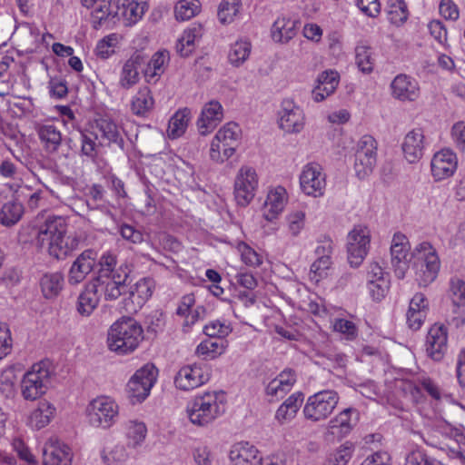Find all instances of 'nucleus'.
Wrapping results in <instances>:
<instances>
[{
    "mask_svg": "<svg viewBox=\"0 0 465 465\" xmlns=\"http://www.w3.org/2000/svg\"><path fill=\"white\" fill-rule=\"evenodd\" d=\"M223 109L222 104L216 101L212 100L206 103L201 111L200 116L197 120V128L201 135H207L210 134L223 120Z\"/></svg>",
    "mask_w": 465,
    "mask_h": 465,
    "instance_id": "5701e85b",
    "label": "nucleus"
},
{
    "mask_svg": "<svg viewBox=\"0 0 465 465\" xmlns=\"http://www.w3.org/2000/svg\"><path fill=\"white\" fill-rule=\"evenodd\" d=\"M201 8L199 0H179L174 6L177 20L186 21L195 16Z\"/></svg>",
    "mask_w": 465,
    "mask_h": 465,
    "instance_id": "bf43d9fd",
    "label": "nucleus"
},
{
    "mask_svg": "<svg viewBox=\"0 0 465 465\" xmlns=\"http://www.w3.org/2000/svg\"><path fill=\"white\" fill-rule=\"evenodd\" d=\"M326 178L324 169L320 163H306L299 176L302 192L313 198L323 196L327 185Z\"/></svg>",
    "mask_w": 465,
    "mask_h": 465,
    "instance_id": "9b49d317",
    "label": "nucleus"
},
{
    "mask_svg": "<svg viewBox=\"0 0 465 465\" xmlns=\"http://www.w3.org/2000/svg\"><path fill=\"white\" fill-rule=\"evenodd\" d=\"M402 390L409 393L411 400L418 401L421 396L422 391H425L431 398L440 400L441 396V391L439 386L433 382L430 379H423L419 384L412 381H402Z\"/></svg>",
    "mask_w": 465,
    "mask_h": 465,
    "instance_id": "58836bf2",
    "label": "nucleus"
},
{
    "mask_svg": "<svg viewBox=\"0 0 465 465\" xmlns=\"http://www.w3.org/2000/svg\"><path fill=\"white\" fill-rule=\"evenodd\" d=\"M170 62V54L166 50L156 52L144 69V78L148 84H155L165 72Z\"/></svg>",
    "mask_w": 465,
    "mask_h": 465,
    "instance_id": "72a5a7b5",
    "label": "nucleus"
},
{
    "mask_svg": "<svg viewBox=\"0 0 465 465\" xmlns=\"http://www.w3.org/2000/svg\"><path fill=\"white\" fill-rule=\"evenodd\" d=\"M35 242L37 247L57 260L65 259L78 246L76 237L67 234V223L61 216H49L40 225Z\"/></svg>",
    "mask_w": 465,
    "mask_h": 465,
    "instance_id": "f257e3e1",
    "label": "nucleus"
},
{
    "mask_svg": "<svg viewBox=\"0 0 465 465\" xmlns=\"http://www.w3.org/2000/svg\"><path fill=\"white\" fill-rule=\"evenodd\" d=\"M295 381V375L292 371H283L268 383L266 394L273 399L282 398L292 390Z\"/></svg>",
    "mask_w": 465,
    "mask_h": 465,
    "instance_id": "e433bc0d",
    "label": "nucleus"
},
{
    "mask_svg": "<svg viewBox=\"0 0 465 465\" xmlns=\"http://www.w3.org/2000/svg\"><path fill=\"white\" fill-rule=\"evenodd\" d=\"M232 331V328L226 321L214 320L208 322L204 328L203 332L210 338H216L224 340Z\"/></svg>",
    "mask_w": 465,
    "mask_h": 465,
    "instance_id": "0e129e2a",
    "label": "nucleus"
},
{
    "mask_svg": "<svg viewBox=\"0 0 465 465\" xmlns=\"http://www.w3.org/2000/svg\"><path fill=\"white\" fill-rule=\"evenodd\" d=\"M279 127L287 134H299L305 125V114L293 99L285 98L278 113Z\"/></svg>",
    "mask_w": 465,
    "mask_h": 465,
    "instance_id": "ddd939ff",
    "label": "nucleus"
},
{
    "mask_svg": "<svg viewBox=\"0 0 465 465\" xmlns=\"http://www.w3.org/2000/svg\"><path fill=\"white\" fill-rule=\"evenodd\" d=\"M97 252L88 249L84 251L73 262L69 274L68 282L78 284L93 271L96 264Z\"/></svg>",
    "mask_w": 465,
    "mask_h": 465,
    "instance_id": "b1692460",
    "label": "nucleus"
},
{
    "mask_svg": "<svg viewBox=\"0 0 465 465\" xmlns=\"http://www.w3.org/2000/svg\"><path fill=\"white\" fill-rule=\"evenodd\" d=\"M358 420L359 411L356 409H344L329 421L328 431L334 437L343 438L352 430Z\"/></svg>",
    "mask_w": 465,
    "mask_h": 465,
    "instance_id": "393cba45",
    "label": "nucleus"
},
{
    "mask_svg": "<svg viewBox=\"0 0 465 465\" xmlns=\"http://www.w3.org/2000/svg\"><path fill=\"white\" fill-rule=\"evenodd\" d=\"M411 265L415 281L420 287H427L438 277L440 261L436 249L429 242L418 243L411 252Z\"/></svg>",
    "mask_w": 465,
    "mask_h": 465,
    "instance_id": "20e7f679",
    "label": "nucleus"
},
{
    "mask_svg": "<svg viewBox=\"0 0 465 465\" xmlns=\"http://www.w3.org/2000/svg\"><path fill=\"white\" fill-rule=\"evenodd\" d=\"M226 402V395L222 391L199 393L186 405L187 418L194 426L206 428L224 414Z\"/></svg>",
    "mask_w": 465,
    "mask_h": 465,
    "instance_id": "f03ea898",
    "label": "nucleus"
},
{
    "mask_svg": "<svg viewBox=\"0 0 465 465\" xmlns=\"http://www.w3.org/2000/svg\"><path fill=\"white\" fill-rule=\"evenodd\" d=\"M409 252L410 242L408 238L401 232L395 233L391 241V254L394 272L399 279L405 277L408 269Z\"/></svg>",
    "mask_w": 465,
    "mask_h": 465,
    "instance_id": "6ab92c4d",
    "label": "nucleus"
},
{
    "mask_svg": "<svg viewBox=\"0 0 465 465\" xmlns=\"http://www.w3.org/2000/svg\"><path fill=\"white\" fill-rule=\"evenodd\" d=\"M116 21L133 26L143 19L149 9L148 0H114Z\"/></svg>",
    "mask_w": 465,
    "mask_h": 465,
    "instance_id": "dca6fc26",
    "label": "nucleus"
},
{
    "mask_svg": "<svg viewBox=\"0 0 465 465\" xmlns=\"http://www.w3.org/2000/svg\"><path fill=\"white\" fill-rule=\"evenodd\" d=\"M73 452L68 445L51 439L45 443L43 451V462L45 465H71Z\"/></svg>",
    "mask_w": 465,
    "mask_h": 465,
    "instance_id": "4be33fe9",
    "label": "nucleus"
},
{
    "mask_svg": "<svg viewBox=\"0 0 465 465\" xmlns=\"http://www.w3.org/2000/svg\"><path fill=\"white\" fill-rule=\"evenodd\" d=\"M388 19L399 26L404 24L409 16V11L406 3L403 0H388Z\"/></svg>",
    "mask_w": 465,
    "mask_h": 465,
    "instance_id": "6e6d98bb",
    "label": "nucleus"
},
{
    "mask_svg": "<svg viewBox=\"0 0 465 465\" xmlns=\"http://www.w3.org/2000/svg\"><path fill=\"white\" fill-rule=\"evenodd\" d=\"M449 297L451 301L452 312L459 318L465 316V281L454 277L450 281Z\"/></svg>",
    "mask_w": 465,
    "mask_h": 465,
    "instance_id": "ea45409f",
    "label": "nucleus"
},
{
    "mask_svg": "<svg viewBox=\"0 0 465 465\" xmlns=\"http://www.w3.org/2000/svg\"><path fill=\"white\" fill-rule=\"evenodd\" d=\"M93 129L98 133L100 139L99 145L114 144L120 149L124 147V140L119 126L111 120L99 119L95 122Z\"/></svg>",
    "mask_w": 465,
    "mask_h": 465,
    "instance_id": "c756f323",
    "label": "nucleus"
},
{
    "mask_svg": "<svg viewBox=\"0 0 465 465\" xmlns=\"http://www.w3.org/2000/svg\"><path fill=\"white\" fill-rule=\"evenodd\" d=\"M303 402V394L295 392L289 396L278 408L275 419L282 424L292 420Z\"/></svg>",
    "mask_w": 465,
    "mask_h": 465,
    "instance_id": "a19ab883",
    "label": "nucleus"
},
{
    "mask_svg": "<svg viewBox=\"0 0 465 465\" xmlns=\"http://www.w3.org/2000/svg\"><path fill=\"white\" fill-rule=\"evenodd\" d=\"M64 285V275L61 272H47L40 280V287L43 295L46 299L56 297Z\"/></svg>",
    "mask_w": 465,
    "mask_h": 465,
    "instance_id": "c03bdc74",
    "label": "nucleus"
},
{
    "mask_svg": "<svg viewBox=\"0 0 465 465\" xmlns=\"http://www.w3.org/2000/svg\"><path fill=\"white\" fill-rule=\"evenodd\" d=\"M191 112L187 108L178 110L169 120L167 134L172 139L182 136L188 126Z\"/></svg>",
    "mask_w": 465,
    "mask_h": 465,
    "instance_id": "09e8293b",
    "label": "nucleus"
},
{
    "mask_svg": "<svg viewBox=\"0 0 465 465\" xmlns=\"http://www.w3.org/2000/svg\"><path fill=\"white\" fill-rule=\"evenodd\" d=\"M154 98L147 86H142L131 99V111L137 116H147L154 107Z\"/></svg>",
    "mask_w": 465,
    "mask_h": 465,
    "instance_id": "4c0bfd02",
    "label": "nucleus"
},
{
    "mask_svg": "<svg viewBox=\"0 0 465 465\" xmlns=\"http://www.w3.org/2000/svg\"><path fill=\"white\" fill-rule=\"evenodd\" d=\"M258 453L254 445L248 441H240L231 447L229 459L232 465H253Z\"/></svg>",
    "mask_w": 465,
    "mask_h": 465,
    "instance_id": "f704fd0d",
    "label": "nucleus"
},
{
    "mask_svg": "<svg viewBox=\"0 0 465 465\" xmlns=\"http://www.w3.org/2000/svg\"><path fill=\"white\" fill-rule=\"evenodd\" d=\"M157 379V369L147 363L137 370L127 383V392L133 404L143 401Z\"/></svg>",
    "mask_w": 465,
    "mask_h": 465,
    "instance_id": "9d476101",
    "label": "nucleus"
},
{
    "mask_svg": "<svg viewBox=\"0 0 465 465\" xmlns=\"http://www.w3.org/2000/svg\"><path fill=\"white\" fill-rule=\"evenodd\" d=\"M242 3L240 0H223L219 5L218 17L223 24L232 23L239 15Z\"/></svg>",
    "mask_w": 465,
    "mask_h": 465,
    "instance_id": "052dcab7",
    "label": "nucleus"
},
{
    "mask_svg": "<svg viewBox=\"0 0 465 465\" xmlns=\"http://www.w3.org/2000/svg\"><path fill=\"white\" fill-rule=\"evenodd\" d=\"M144 63V57L139 53L133 54L123 64L120 71L118 84L121 88L129 90L140 81L139 69Z\"/></svg>",
    "mask_w": 465,
    "mask_h": 465,
    "instance_id": "cd10ccee",
    "label": "nucleus"
},
{
    "mask_svg": "<svg viewBox=\"0 0 465 465\" xmlns=\"http://www.w3.org/2000/svg\"><path fill=\"white\" fill-rule=\"evenodd\" d=\"M285 220L289 233L297 237L304 229L306 213L302 210H292L286 215Z\"/></svg>",
    "mask_w": 465,
    "mask_h": 465,
    "instance_id": "680f3d73",
    "label": "nucleus"
},
{
    "mask_svg": "<svg viewBox=\"0 0 465 465\" xmlns=\"http://www.w3.org/2000/svg\"><path fill=\"white\" fill-rule=\"evenodd\" d=\"M252 45L248 39H238L231 45L228 60L229 63L235 67L242 65L250 56Z\"/></svg>",
    "mask_w": 465,
    "mask_h": 465,
    "instance_id": "de8ad7c7",
    "label": "nucleus"
},
{
    "mask_svg": "<svg viewBox=\"0 0 465 465\" xmlns=\"http://www.w3.org/2000/svg\"><path fill=\"white\" fill-rule=\"evenodd\" d=\"M377 163V142L371 135H363L356 145L353 170L360 180L369 177Z\"/></svg>",
    "mask_w": 465,
    "mask_h": 465,
    "instance_id": "1a4fd4ad",
    "label": "nucleus"
},
{
    "mask_svg": "<svg viewBox=\"0 0 465 465\" xmlns=\"http://www.w3.org/2000/svg\"><path fill=\"white\" fill-rule=\"evenodd\" d=\"M143 340V329L131 317H122L108 330L107 345L110 351L127 355L134 352Z\"/></svg>",
    "mask_w": 465,
    "mask_h": 465,
    "instance_id": "7ed1b4c3",
    "label": "nucleus"
},
{
    "mask_svg": "<svg viewBox=\"0 0 465 465\" xmlns=\"http://www.w3.org/2000/svg\"><path fill=\"white\" fill-rule=\"evenodd\" d=\"M210 379L209 369L205 364L193 363L183 366L174 377L175 387L181 391L196 389Z\"/></svg>",
    "mask_w": 465,
    "mask_h": 465,
    "instance_id": "4468645a",
    "label": "nucleus"
},
{
    "mask_svg": "<svg viewBox=\"0 0 465 465\" xmlns=\"http://www.w3.org/2000/svg\"><path fill=\"white\" fill-rule=\"evenodd\" d=\"M242 262L249 267H259L262 263V256L252 247L244 242H240L236 246Z\"/></svg>",
    "mask_w": 465,
    "mask_h": 465,
    "instance_id": "e2e57ef3",
    "label": "nucleus"
},
{
    "mask_svg": "<svg viewBox=\"0 0 465 465\" xmlns=\"http://www.w3.org/2000/svg\"><path fill=\"white\" fill-rule=\"evenodd\" d=\"M242 137V129L238 124L234 122H229L223 125L215 134L213 138L218 143H225L226 149H224V153H229L232 152H236V149L239 145L240 140Z\"/></svg>",
    "mask_w": 465,
    "mask_h": 465,
    "instance_id": "473e14b6",
    "label": "nucleus"
},
{
    "mask_svg": "<svg viewBox=\"0 0 465 465\" xmlns=\"http://www.w3.org/2000/svg\"><path fill=\"white\" fill-rule=\"evenodd\" d=\"M448 333L442 324H434L429 330L426 338V351L434 361L442 359L447 351Z\"/></svg>",
    "mask_w": 465,
    "mask_h": 465,
    "instance_id": "bb28decb",
    "label": "nucleus"
},
{
    "mask_svg": "<svg viewBox=\"0 0 465 465\" xmlns=\"http://www.w3.org/2000/svg\"><path fill=\"white\" fill-rule=\"evenodd\" d=\"M119 44V35L110 34L98 41L94 53L95 55L103 60H106L115 53V47Z\"/></svg>",
    "mask_w": 465,
    "mask_h": 465,
    "instance_id": "13d9d810",
    "label": "nucleus"
},
{
    "mask_svg": "<svg viewBox=\"0 0 465 465\" xmlns=\"http://www.w3.org/2000/svg\"><path fill=\"white\" fill-rule=\"evenodd\" d=\"M16 373L13 367L4 369L0 373V393L6 399L16 394Z\"/></svg>",
    "mask_w": 465,
    "mask_h": 465,
    "instance_id": "4d7b16f0",
    "label": "nucleus"
},
{
    "mask_svg": "<svg viewBox=\"0 0 465 465\" xmlns=\"http://www.w3.org/2000/svg\"><path fill=\"white\" fill-rule=\"evenodd\" d=\"M429 143L421 128H414L404 137L402 151L405 159L411 163L418 162L424 154Z\"/></svg>",
    "mask_w": 465,
    "mask_h": 465,
    "instance_id": "aec40b11",
    "label": "nucleus"
},
{
    "mask_svg": "<svg viewBox=\"0 0 465 465\" xmlns=\"http://www.w3.org/2000/svg\"><path fill=\"white\" fill-rule=\"evenodd\" d=\"M102 460L105 465H125L129 454L123 444H115L113 447L104 448L101 452Z\"/></svg>",
    "mask_w": 465,
    "mask_h": 465,
    "instance_id": "3c124183",
    "label": "nucleus"
},
{
    "mask_svg": "<svg viewBox=\"0 0 465 465\" xmlns=\"http://www.w3.org/2000/svg\"><path fill=\"white\" fill-rule=\"evenodd\" d=\"M127 446L133 449L140 447L145 440L147 427L143 420L137 419L128 420L124 423Z\"/></svg>",
    "mask_w": 465,
    "mask_h": 465,
    "instance_id": "79ce46f5",
    "label": "nucleus"
},
{
    "mask_svg": "<svg viewBox=\"0 0 465 465\" xmlns=\"http://www.w3.org/2000/svg\"><path fill=\"white\" fill-rule=\"evenodd\" d=\"M340 396L333 390H323L308 397L303 407V414L312 421L326 420L335 410Z\"/></svg>",
    "mask_w": 465,
    "mask_h": 465,
    "instance_id": "423d86ee",
    "label": "nucleus"
},
{
    "mask_svg": "<svg viewBox=\"0 0 465 465\" xmlns=\"http://www.w3.org/2000/svg\"><path fill=\"white\" fill-rule=\"evenodd\" d=\"M203 35V27L200 25H193L183 31L176 44V50L182 56H188L193 53L195 43Z\"/></svg>",
    "mask_w": 465,
    "mask_h": 465,
    "instance_id": "37998d69",
    "label": "nucleus"
},
{
    "mask_svg": "<svg viewBox=\"0 0 465 465\" xmlns=\"http://www.w3.org/2000/svg\"><path fill=\"white\" fill-rule=\"evenodd\" d=\"M288 193L284 187L278 185L270 188L262 205V215L265 220H275L284 210L288 203Z\"/></svg>",
    "mask_w": 465,
    "mask_h": 465,
    "instance_id": "412c9836",
    "label": "nucleus"
},
{
    "mask_svg": "<svg viewBox=\"0 0 465 465\" xmlns=\"http://www.w3.org/2000/svg\"><path fill=\"white\" fill-rule=\"evenodd\" d=\"M429 312V301L424 293L417 292L410 301L406 322L410 329L418 331L423 325Z\"/></svg>",
    "mask_w": 465,
    "mask_h": 465,
    "instance_id": "a878e982",
    "label": "nucleus"
},
{
    "mask_svg": "<svg viewBox=\"0 0 465 465\" xmlns=\"http://www.w3.org/2000/svg\"><path fill=\"white\" fill-rule=\"evenodd\" d=\"M56 414V408L47 401H41L30 412L27 425L33 430H41L46 427Z\"/></svg>",
    "mask_w": 465,
    "mask_h": 465,
    "instance_id": "7c9ffc66",
    "label": "nucleus"
},
{
    "mask_svg": "<svg viewBox=\"0 0 465 465\" xmlns=\"http://www.w3.org/2000/svg\"><path fill=\"white\" fill-rule=\"evenodd\" d=\"M259 187V176L254 167L242 165L233 183V195L237 205L248 206L254 199Z\"/></svg>",
    "mask_w": 465,
    "mask_h": 465,
    "instance_id": "6e6552de",
    "label": "nucleus"
},
{
    "mask_svg": "<svg viewBox=\"0 0 465 465\" xmlns=\"http://www.w3.org/2000/svg\"><path fill=\"white\" fill-rule=\"evenodd\" d=\"M154 282L152 278L140 279L131 291V298L139 306L143 305L152 296Z\"/></svg>",
    "mask_w": 465,
    "mask_h": 465,
    "instance_id": "603ef678",
    "label": "nucleus"
},
{
    "mask_svg": "<svg viewBox=\"0 0 465 465\" xmlns=\"http://www.w3.org/2000/svg\"><path fill=\"white\" fill-rule=\"evenodd\" d=\"M351 456V447L342 445L329 454L324 465H347Z\"/></svg>",
    "mask_w": 465,
    "mask_h": 465,
    "instance_id": "774afa93",
    "label": "nucleus"
},
{
    "mask_svg": "<svg viewBox=\"0 0 465 465\" xmlns=\"http://www.w3.org/2000/svg\"><path fill=\"white\" fill-rule=\"evenodd\" d=\"M371 243V231L362 224L354 225L347 235L348 260L351 266L358 267L366 257Z\"/></svg>",
    "mask_w": 465,
    "mask_h": 465,
    "instance_id": "f8f14e48",
    "label": "nucleus"
},
{
    "mask_svg": "<svg viewBox=\"0 0 465 465\" xmlns=\"http://www.w3.org/2000/svg\"><path fill=\"white\" fill-rule=\"evenodd\" d=\"M24 213L22 203L16 201H10L5 203L0 211V223L5 226L15 224Z\"/></svg>",
    "mask_w": 465,
    "mask_h": 465,
    "instance_id": "5fc2aeb1",
    "label": "nucleus"
},
{
    "mask_svg": "<svg viewBox=\"0 0 465 465\" xmlns=\"http://www.w3.org/2000/svg\"><path fill=\"white\" fill-rule=\"evenodd\" d=\"M48 361L35 363L21 381V394L26 401H35L47 390L51 371Z\"/></svg>",
    "mask_w": 465,
    "mask_h": 465,
    "instance_id": "39448f33",
    "label": "nucleus"
},
{
    "mask_svg": "<svg viewBox=\"0 0 465 465\" xmlns=\"http://www.w3.org/2000/svg\"><path fill=\"white\" fill-rule=\"evenodd\" d=\"M298 24L296 19L285 15L277 17L271 30L273 41L281 44L288 43L296 35Z\"/></svg>",
    "mask_w": 465,
    "mask_h": 465,
    "instance_id": "2f4dec72",
    "label": "nucleus"
},
{
    "mask_svg": "<svg viewBox=\"0 0 465 465\" xmlns=\"http://www.w3.org/2000/svg\"><path fill=\"white\" fill-rule=\"evenodd\" d=\"M80 141L82 154L94 160L97 155V147L100 142L98 133L94 129L81 131Z\"/></svg>",
    "mask_w": 465,
    "mask_h": 465,
    "instance_id": "864d4df0",
    "label": "nucleus"
},
{
    "mask_svg": "<svg viewBox=\"0 0 465 465\" xmlns=\"http://www.w3.org/2000/svg\"><path fill=\"white\" fill-rule=\"evenodd\" d=\"M100 296L96 282H88L79 294L77 300V312L82 316H89L99 303Z\"/></svg>",
    "mask_w": 465,
    "mask_h": 465,
    "instance_id": "c9c22d12",
    "label": "nucleus"
},
{
    "mask_svg": "<svg viewBox=\"0 0 465 465\" xmlns=\"http://www.w3.org/2000/svg\"><path fill=\"white\" fill-rule=\"evenodd\" d=\"M99 270L97 281L103 280L104 277L113 276L114 272H116V257L111 252H104L99 259L98 262Z\"/></svg>",
    "mask_w": 465,
    "mask_h": 465,
    "instance_id": "69168bd1",
    "label": "nucleus"
},
{
    "mask_svg": "<svg viewBox=\"0 0 465 465\" xmlns=\"http://www.w3.org/2000/svg\"><path fill=\"white\" fill-rule=\"evenodd\" d=\"M38 135L45 150L51 153L57 151L62 143V134L60 130L52 124L39 126Z\"/></svg>",
    "mask_w": 465,
    "mask_h": 465,
    "instance_id": "49530a36",
    "label": "nucleus"
},
{
    "mask_svg": "<svg viewBox=\"0 0 465 465\" xmlns=\"http://www.w3.org/2000/svg\"><path fill=\"white\" fill-rule=\"evenodd\" d=\"M458 166L456 154L450 149H443L434 153L430 161V173L436 182L451 177Z\"/></svg>",
    "mask_w": 465,
    "mask_h": 465,
    "instance_id": "a211bd4d",
    "label": "nucleus"
},
{
    "mask_svg": "<svg viewBox=\"0 0 465 465\" xmlns=\"http://www.w3.org/2000/svg\"><path fill=\"white\" fill-rule=\"evenodd\" d=\"M210 338L201 341L196 347L195 353L205 360H213L223 354L226 348L224 340Z\"/></svg>",
    "mask_w": 465,
    "mask_h": 465,
    "instance_id": "8fccbe9b",
    "label": "nucleus"
},
{
    "mask_svg": "<svg viewBox=\"0 0 465 465\" xmlns=\"http://www.w3.org/2000/svg\"><path fill=\"white\" fill-rule=\"evenodd\" d=\"M131 272V265L127 262H122L118 265L117 271L114 272L113 276L104 277L101 281L95 279L93 282H96L97 289L100 287L104 291L106 300H116L125 292Z\"/></svg>",
    "mask_w": 465,
    "mask_h": 465,
    "instance_id": "2eb2a0df",
    "label": "nucleus"
},
{
    "mask_svg": "<svg viewBox=\"0 0 465 465\" xmlns=\"http://www.w3.org/2000/svg\"><path fill=\"white\" fill-rule=\"evenodd\" d=\"M340 83V75L334 70H326L321 73L317 79L316 84L312 91V98L314 102L320 103L332 94L337 89Z\"/></svg>",
    "mask_w": 465,
    "mask_h": 465,
    "instance_id": "c85d7f7f",
    "label": "nucleus"
},
{
    "mask_svg": "<svg viewBox=\"0 0 465 465\" xmlns=\"http://www.w3.org/2000/svg\"><path fill=\"white\" fill-rule=\"evenodd\" d=\"M89 423L95 428L109 429L117 420L119 406L110 397L102 396L93 400L87 407Z\"/></svg>",
    "mask_w": 465,
    "mask_h": 465,
    "instance_id": "0eeeda50",
    "label": "nucleus"
},
{
    "mask_svg": "<svg viewBox=\"0 0 465 465\" xmlns=\"http://www.w3.org/2000/svg\"><path fill=\"white\" fill-rule=\"evenodd\" d=\"M391 96L400 102H415L420 95L418 80L406 74H397L390 84Z\"/></svg>",
    "mask_w": 465,
    "mask_h": 465,
    "instance_id": "f3484780",
    "label": "nucleus"
},
{
    "mask_svg": "<svg viewBox=\"0 0 465 465\" xmlns=\"http://www.w3.org/2000/svg\"><path fill=\"white\" fill-rule=\"evenodd\" d=\"M114 4V0H101L93 6L92 23L95 28L101 26L106 21L116 22V11Z\"/></svg>",
    "mask_w": 465,
    "mask_h": 465,
    "instance_id": "a18cd8bd",
    "label": "nucleus"
},
{
    "mask_svg": "<svg viewBox=\"0 0 465 465\" xmlns=\"http://www.w3.org/2000/svg\"><path fill=\"white\" fill-rule=\"evenodd\" d=\"M355 62L362 73H371L373 69V62L370 48L364 45L357 46L355 49Z\"/></svg>",
    "mask_w": 465,
    "mask_h": 465,
    "instance_id": "338daca9",
    "label": "nucleus"
}]
</instances>
